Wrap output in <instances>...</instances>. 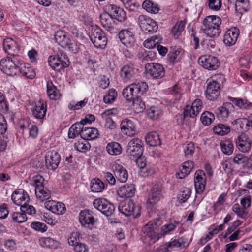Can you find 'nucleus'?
<instances>
[{"mask_svg":"<svg viewBox=\"0 0 252 252\" xmlns=\"http://www.w3.org/2000/svg\"><path fill=\"white\" fill-rule=\"evenodd\" d=\"M236 147L242 153H247L251 149L252 140L245 133H241L235 139Z\"/></svg>","mask_w":252,"mask_h":252,"instance_id":"13","label":"nucleus"},{"mask_svg":"<svg viewBox=\"0 0 252 252\" xmlns=\"http://www.w3.org/2000/svg\"><path fill=\"white\" fill-rule=\"evenodd\" d=\"M148 89V86L145 82L139 81L131 84L123 90V95L128 101L141 97Z\"/></svg>","mask_w":252,"mask_h":252,"instance_id":"3","label":"nucleus"},{"mask_svg":"<svg viewBox=\"0 0 252 252\" xmlns=\"http://www.w3.org/2000/svg\"><path fill=\"white\" fill-rule=\"evenodd\" d=\"M134 108L138 112H141L145 109L146 106L145 103L142 101L140 97L135 99L132 101Z\"/></svg>","mask_w":252,"mask_h":252,"instance_id":"63","label":"nucleus"},{"mask_svg":"<svg viewBox=\"0 0 252 252\" xmlns=\"http://www.w3.org/2000/svg\"><path fill=\"white\" fill-rule=\"evenodd\" d=\"M142 7L148 12L152 14L158 13L159 10L158 4L149 0H145L142 3Z\"/></svg>","mask_w":252,"mask_h":252,"instance_id":"44","label":"nucleus"},{"mask_svg":"<svg viewBox=\"0 0 252 252\" xmlns=\"http://www.w3.org/2000/svg\"><path fill=\"white\" fill-rule=\"evenodd\" d=\"M194 162L189 160L183 163L180 168V172L177 173L179 178L183 179L189 174L194 168Z\"/></svg>","mask_w":252,"mask_h":252,"instance_id":"35","label":"nucleus"},{"mask_svg":"<svg viewBox=\"0 0 252 252\" xmlns=\"http://www.w3.org/2000/svg\"><path fill=\"white\" fill-rule=\"evenodd\" d=\"M185 22L180 21L177 22L171 29V33L174 38H177L181 35L182 32L184 30Z\"/></svg>","mask_w":252,"mask_h":252,"instance_id":"48","label":"nucleus"},{"mask_svg":"<svg viewBox=\"0 0 252 252\" xmlns=\"http://www.w3.org/2000/svg\"><path fill=\"white\" fill-rule=\"evenodd\" d=\"M93 205L96 209L107 217L112 215L115 211L114 205L104 198L94 199Z\"/></svg>","mask_w":252,"mask_h":252,"instance_id":"11","label":"nucleus"},{"mask_svg":"<svg viewBox=\"0 0 252 252\" xmlns=\"http://www.w3.org/2000/svg\"><path fill=\"white\" fill-rule=\"evenodd\" d=\"M228 99L241 109L247 110L252 107V103L246 99L229 97Z\"/></svg>","mask_w":252,"mask_h":252,"instance_id":"40","label":"nucleus"},{"mask_svg":"<svg viewBox=\"0 0 252 252\" xmlns=\"http://www.w3.org/2000/svg\"><path fill=\"white\" fill-rule=\"evenodd\" d=\"M118 209L120 212L126 216L133 215L137 218L140 215L141 208L132 200L121 201L119 204Z\"/></svg>","mask_w":252,"mask_h":252,"instance_id":"5","label":"nucleus"},{"mask_svg":"<svg viewBox=\"0 0 252 252\" xmlns=\"http://www.w3.org/2000/svg\"><path fill=\"white\" fill-rule=\"evenodd\" d=\"M194 181L196 193L202 194L206 184V177L204 172L201 170H197L194 175Z\"/></svg>","mask_w":252,"mask_h":252,"instance_id":"21","label":"nucleus"},{"mask_svg":"<svg viewBox=\"0 0 252 252\" xmlns=\"http://www.w3.org/2000/svg\"><path fill=\"white\" fill-rule=\"evenodd\" d=\"M3 49L5 53L11 56V58L20 57L18 54L20 47L18 43L11 38L4 39L3 42Z\"/></svg>","mask_w":252,"mask_h":252,"instance_id":"19","label":"nucleus"},{"mask_svg":"<svg viewBox=\"0 0 252 252\" xmlns=\"http://www.w3.org/2000/svg\"><path fill=\"white\" fill-rule=\"evenodd\" d=\"M49 65L55 70L60 71L61 69L68 66L69 61L67 56L61 53L55 56H50L48 58Z\"/></svg>","mask_w":252,"mask_h":252,"instance_id":"7","label":"nucleus"},{"mask_svg":"<svg viewBox=\"0 0 252 252\" xmlns=\"http://www.w3.org/2000/svg\"><path fill=\"white\" fill-rule=\"evenodd\" d=\"M20 210L21 212L25 213L26 215H33L36 213V210L34 207L32 205L28 204L27 203L21 205Z\"/></svg>","mask_w":252,"mask_h":252,"instance_id":"60","label":"nucleus"},{"mask_svg":"<svg viewBox=\"0 0 252 252\" xmlns=\"http://www.w3.org/2000/svg\"><path fill=\"white\" fill-rule=\"evenodd\" d=\"M191 195V190L188 188H182L178 195V198L181 203L185 202Z\"/></svg>","mask_w":252,"mask_h":252,"instance_id":"55","label":"nucleus"},{"mask_svg":"<svg viewBox=\"0 0 252 252\" xmlns=\"http://www.w3.org/2000/svg\"><path fill=\"white\" fill-rule=\"evenodd\" d=\"M120 127L121 132L125 135L132 136L135 133L136 126L131 120L128 119L123 120Z\"/></svg>","mask_w":252,"mask_h":252,"instance_id":"31","label":"nucleus"},{"mask_svg":"<svg viewBox=\"0 0 252 252\" xmlns=\"http://www.w3.org/2000/svg\"><path fill=\"white\" fill-rule=\"evenodd\" d=\"M100 21L102 27L110 33H116L117 29L116 23L108 11L103 12L99 16Z\"/></svg>","mask_w":252,"mask_h":252,"instance_id":"15","label":"nucleus"},{"mask_svg":"<svg viewBox=\"0 0 252 252\" xmlns=\"http://www.w3.org/2000/svg\"><path fill=\"white\" fill-rule=\"evenodd\" d=\"M165 219L164 216L157 217L153 221H150L142 228V239L144 243L149 244L155 243L161 237V234L158 232V227Z\"/></svg>","mask_w":252,"mask_h":252,"instance_id":"1","label":"nucleus"},{"mask_svg":"<svg viewBox=\"0 0 252 252\" xmlns=\"http://www.w3.org/2000/svg\"><path fill=\"white\" fill-rule=\"evenodd\" d=\"M21 63V57H15L11 58L7 57L1 60L0 62V69L1 70L9 76L17 75V67Z\"/></svg>","mask_w":252,"mask_h":252,"instance_id":"4","label":"nucleus"},{"mask_svg":"<svg viewBox=\"0 0 252 252\" xmlns=\"http://www.w3.org/2000/svg\"><path fill=\"white\" fill-rule=\"evenodd\" d=\"M54 39L56 42L64 48H68L72 52L77 51V46L76 42L66 36L65 33L62 31H58L55 32Z\"/></svg>","mask_w":252,"mask_h":252,"instance_id":"6","label":"nucleus"},{"mask_svg":"<svg viewBox=\"0 0 252 252\" xmlns=\"http://www.w3.org/2000/svg\"><path fill=\"white\" fill-rule=\"evenodd\" d=\"M112 170L115 177L119 182L125 183L127 180V171L122 165L115 162L112 165Z\"/></svg>","mask_w":252,"mask_h":252,"instance_id":"27","label":"nucleus"},{"mask_svg":"<svg viewBox=\"0 0 252 252\" xmlns=\"http://www.w3.org/2000/svg\"><path fill=\"white\" fill-rule=\"evenodd\" d=\"M17 69V75H22L32 79L35 76V72L29 63H25L21 57V63H20Z\"/></svg>","mask_w":252,"mask_h":252,"instance_id":"28","label":"nucleus"},{"mask_svg":"<svg viewBox=\"0 0 252 252\" xmlns=\"http://www.w3.org/2000/svg\"><path fill=\"white\" fill-rule=\"evenodd\" d=\"M46 92L48 97L52 100H59L62 95L60 90L57 89L51 81H48L47 82Z\"/></svg>","mask_w":252,"mask_h":252,"instance_id":"32","label":"nucleus"},{"mask_svg":"<svg viewBox=\"0 0 252 252\" xmlns=\"http://www.w3.org/2000/svg\"><path fill=\"white\" fill-rule=\"evenodd\" d=\"M79 221L82 226H86V225H94V218L92 212L89 210L81 211L79 213Z\"/></svg>","mask_w":252,"mask_h":252,"instance_id":"33","label":"nucleus"},{"mask_svg":"<svg viewBox=\"0 0 252 252\" xmlns=\"http://www.w3.org/2000/svg\"><path fill=\"white\" fill-rule=\"evenodd\" d=\"M221 18L216 15L207 16L203 21L201 30L208 36L218 37L221 32L220 25L221 24Z\"/></svg>","mask_w":252,"mask_h":252,"instance_id":"2","label":"nucleus"},{"mask_svg":"<svg viewBox=\"0 0 252 252\" xmlns=\"http://www.w3.org/2000/svg\"><path fill=\"white\" fill-rule=\"evenodd\" d=\"M44 178L40 175H36L33 177L32 184L35 186V189H40L44 187Z\"/></svg>","mask_w":252,"mask_h":252,"instance_id":"62","label":"nucleus"},{"mask_svg":"<svg viewBox=\"0 0 252 252\" xmlns=\"http://www.w3.org/2000/svg\"><path fill=\"white\" fill-rule=\"evenodd\" d=\"M208 0V7L213 10L217 11L219 10L222 5L221 0Z\"/></svg>","mask_w":252,"mask_h":252,"instance_id":"61","label":"nucleus"},{"mask_svg":"<svg viewBox=\"0 0 252 252\" xmlns=\"http://www.w3.org/2000/svg\"><path fill=\"white\" fill-rule=\"evenodd\" d=\"M90 39L97 48L104 49L107 43V38L105 33L100 28H96L92 30Z\"/></svg>","mask_w":252,"mask_h":252,"instance_id":"8","label":"nucleus"},{"mask_svg":"<svg viewBox=\"0 0 252 252\" xmlns=\"http://www.w3.org/2000/svg\"><path fill=\"white\" fill-rule=\"evenodd\" d=\"M220 146L221 151L224 154L230 155L233 153L234 146L231 140H226L223 141H221Z\"/></svg>","mask_w":252,"mask_h":252,"instance_id":"47","label":"nucleus"},{"mask_svg":"<svg viewBox=\"0 0 252 252\" xmlns=\"http://www.w3.org/2000/svg\"><path fill=\"white\" fill-rule=\"evenodd\" d=\"M145 138L146 143L150 146H159L161 144L159 135L155 131L148 133Z\"/></svg>","mask_w":252,"mask_h":252,"instance_id":"37","label":"nucleus"},{"mask_svg":"<svg viewBox=\"0 0 252 252\" xmlns=\"http://www.w3.org/2000/svg\"><path fill=\"white\" fill-rule=\"evenodd\" d=\"M113 114L112 110H107L101 114V117L105 120V126L109 129H114L116 127V124L110 117Z\"/></svg>","mask_w":252,"mask_h":252,"instance_id":"39","label":"nucleus"},{"mask_svg":"<svg viewBox=\"0 0 252 252\" xmlns=\"http://www.w3.org/2000/svg\"><path fill=\"white\" fill-rule=\"evenodd\" d=\"M119 38L123 44L127 47H132L135 42L134 34L128 30L124 29L120 31Z\"/></svg>","mask_w":252,"mask_h":252,"instance_id":"25","label":"nucleus"},{"mask_svg":"<svg viewBox=\"0 0 252 252\" xmlns=\"http://www.w3.org/2000/svg\"><path fill=\"white\" fill-rule=\"evenodd\" d=\"M213 131L216 134L223 136L230 132V128L227 125L219 124L213 127Z\"/></svg>","mask_w":252,"mask_h":252,"instance_id":"46","label":"nucleus"},{"mask_svg":"<svg viewBox=\"0 0 252 252\" xmlns=\"http://www.w3.org/2000/svg\"><path fill=\"white\" fill-rule=\"evenodd\" d=\"M234 106L232 103L226 102L215 110L217 118L220 121H226L232 111H234Z\"/></svg>","mask_w":252,"mask_h":252,"instance_id":"20","label":"nucleus"},{"mask_svg":"<svg viewBox=\"0 0 252 252\" xmlns=\"http://www.w3.org/2000/svg\"><path fill=\"white\" fill-rule=\"evenodd\" d=\"M80 234L78 232H72L68 238V242L69 245L74 246L80 242Z\"/></svg>","mask_w":252,"mask_h":252,"instance_id":"57","label":"nucleus"},{"mask_svg":"<svg viewBox=\"0 0 252 252\" xmlns=\"http://www.w3.org/2000/svg\"><path fill=\"white\" fill-rule=\"evenodd\" d=\"M91 184L90 188L92 192H102L105 188L104 183L98 178L93 179L91 181Z\"/></svg>","mask_w":252,"mask_h":252,"instance_id":"45","label":"nucleus"},{"mask_svg":"<svg viewBox=\"0 0 252 252\" xmlns=\"http://www.w3.org/2000/svg\"><path fill=\"white\" fill-rule=\"evenodd\" d=\"M46 111V106H44L43 101L40 100L33 109L32 114L35 118L42 119L45 117Z\"/></svg>","mask_w":252,"mask_h":252,"instance_id":"36","label":"nucleus"},{"mask_svg":"<svg viewBox=\"0 0 252 252\" xmlns=\"http://www.w3.org/2000/svg\"><path fill=\"white\" fill-rule=\"evenodd\" d=\"M248 160V157L241 153L236 154L233 158V161L234 163L238 165L245 164Z\"/></svg>","mask_w":252,"mask_h":252,"instance_id":"58","label":"nucleus"},{"mask_svg":"<svg viewBox=\"0 0 252 252\" xmlns=\"http://www.w3.org/2000/svg\"><path fill=\"white\" fill-rule=\"evenodd\" d=\"M106 150L111 155H118L122 153L121 145L116 142H111L107 144Z\"/></svg>","mask_w":252,"mask_h":252,"instance_id":"43","label":"nucleus"},{"mask_svg":"<svg viewBox=\"0 0 252 252\" xmlns=\"http://www.w3.org/2000/svg\"><path fill=\"white\" fill-rule=\"evenodd\" d=\"M232 211L237 214L238 217L243 219H246L248 216V212L243 207L236 203L232 208Z\"/></svg>","mask_w":252,"mask_h":252,"instance_id":"51","label":"nucleus"},{"mask_svg":"<svg viewBox=\"0 0 252 252\" xmlns=\"http://www.w3.org/2000/svg\"><path fill=\"white\" fill-rule=\"evenodd\" d=\"M88 99L85 98L83 100L75 103L74 102H71L68 104V108L70 110H79L85 106L87 103Z\"/></svg>","mask_w":252,"mask_h":252,"instance_id":"59","label":"nucleus"},{"mask_svg":"<svg viewBox=\"0 0 252 252\" xmlns=\"http://www.w3.org/2000/svg\"><path fill=\"white\" fill-rule=\"evenodd\" d=\"M146 73L152 79H161L165 75V69L161 64L155 63L145 65Z\"/></svg>","mask_w":252,"mask_h":252,"instance_id":"9","label":"nucleus"},{"mask_svg":"<svg viewBox=\"0 0 252 252\" xmlns=\"http://www.w3.org/2000/svg\"><path fill=\"white\" fill-rule=\"evenodd\" d=\"M106 9L108 11V13L112 17L113 20L116 19L119 22H123L126 19V12L116 5H108L106 6Z\"/></svg>","mask_w":252,"mask_h":252,"instance_id":"23","label":"nucleus"},{"mask_svg":"<svg viewBox=\"0 0 252 252\" xmlns=\"http://www.w3.org/2000/svg\"><path fill=\"white\" fill-rule=\"evenodd\" d=\"M117 96V92L114 89H110L107 94L103 97V101L106 104L113 102Z\"/></svg>","mask_w":252,"mask_h":252,"instance_id":"54","label":"nucleus"},{"mask_svg":"<svg viewBox=\"0 0 252 252\" xmlns=\"http://www.w3.org/2000/svg\"><path fill=\"white\" fill-rule=\"evenodd\" d=\"M83 126V123H81V122L74 124L69 129L68 137L69 138H74L79 134L81 136Z\"/></svg>","mask_w":252,"mask_h":252,"instance_id":"42","label":"nucleus"},{"mask_svg":"<svg viewBox=\"0 0 252 252\" xmlns=\"http://www.w3.org/2000/svg\"><path fill=\"white\" fill-rule=\"evenodd\" d=\"M11 199L13 202L17 205H23L30 201L29 194L23 189H18L15 190L11 195Z\"/></svg>","mask_w":252,"mask_h":252,"instance_id":"26","label":"nucleus"},{"mask_svg":"<svg viewBox=\"0 0 252 252\" xmlns=\"http://www.w3.org/2000/svg\"><path fill=\"white\" fill-rule=\"evenodd\" d=\"M143 145V143L142 140L139 138H133L128 142L127 153L130 156V158L142 156Z\"/></svg>","mask_w":252,"mask_h":252,"instance_id":"10","label":"nucleus"},{"mask_svg":"<svg viewBox=\"0 0 252 252\" xmlns=\"http://www.w3.org/2000/svg\"><path fill=\"white\" fill-rule=\"evenodd\" d=\"M138 23L143 31L148 32H155L158 29L157 22L150 17L140 15L138 18Z\"/></svg>","mask_w":252,"mask_h":252,"instance_id":"14","label":"nucleus"},{"mask_svg":"<svg viewBox=\"0 0 252 252\" xmlns=\"http://www.w3.org/2000/svg\"><path fill=\"white\" fill-rule=\"evenodd\" d=\"M12 220L17 223H23L26 221L27 220V217L25 213L20 212H14L11 215Z\"/></svg>","mask_w":252,"mask_h":252,"instance_id":"56","label":"nucleus"},{"mask_svg":"<svg viewBox=\"0 0 252 252\" xmlns=\"http://www.w3.org/2000/svg\"><path fill=\"white\" fill-rule=\"evenodd\" d=\"M188 246V242L187 239L181 237L178 239L171 240V241L166 242L164 246H162L164 248H165L167 251H170L169 248L174 247H181L185 248Z\"/></svg>","mask_w":252,"mask_h":252,"instance_id":"38","label":"nucleus"},{"mask_svg":"<svg viewBox=\"0 0 252 252\" xmlns=\"http://www.w3.org/2000/svg\"><path fill=\"white\" fill-rule=\"evenodd\" d=\"M220 94V86L216 81H212L207 83L205 95L206 99L211 101L217 100Z\"/></svg>","mask_w":252,"mask_h":252,"instance_id":"12","label":"nucleus"},{"mask_svg":"<svg viewBox=\"0 0 252 252\" xmlns=\"http://www.w3.org/2000/svg\"><path fill=\"white\" fill-rule=\"evenodd\" d=\"M135 187L134 184H125L117 190V194L121 198H131L134 196L135 193Z\"/></svg>","mask_w":252,"mask_h":252,"instance_id":"29","label":"nucleus"},{"mask_svg":"<svg viewBox=\"0 0 252 252\" xmlns=\"http://www.w3.org/2000/svg\"><path fill=\"white\" fill-rule=\"evenodd\" d=\"M156 57V53L153 51H144L139 54V57L143 62L153 61Z\"/></svg>","mask_w":252,"mask_h":252,"instance_id":"52","label":"nucleus"},{"mask_svg":"<svg viewBox=\"0 0 252 252\" xmlns=\"http://www.w3.org/2000/svg\"><path fill=\"white\" fill-rule=\"evenodd\" d=\"M61 160L60 154L55 151L48 152L45 156V164L49 170L55 171Z\"/></svg>","mask_w":252,"mask_h":252,"instance_id":"18","label":"nucleus"},{"mask_svg":"<svg viewBox=\"0 0 252 252\" xmlns=\"http://www.w3.org/2000/svg\"><path fill=\"white\" fill-rule=\"evenodd\" d=\"M239 30L232 27L228 30L223 36V42L226 46H231L234 45L239 35Z\"/></svg>","mask_w":252,"mask_h":252,"instance_id":"24","label":"nucleus"},{"mask_svg":"<svg viewBox=\"0 0 252 252\" xmlns=\"http://www.w3.org/2000/svg\"><path fill=\"white\" fill-rule=\"evenodd\" d=\"M90 145L87 141L85 143L78 141L74 144V148L79 152L87 151L90 148Z\"/></svg>","mask_w":252,"mask_h":252,"instance_id":"64","label":"nucleus"},{"mask_svg":"<svg viewBox=\"0 0 252 252\" xmlns=\"http://www.w3.org/2000/svg\"><path fill=\"white\" fill-rule=\"evenodd\" d=\"M136 73L134 65L131 63H127L121 68L120 76L124 82L128 83L135 79Z\"/></svg>","mask_w":252,"mask_h":252,"instance_id":"17","label":"nucleus"},{"mask_svg":"<svg viewBox=\"0 0 252 252\" xmlns=\"http://www.w3.org/2000/svg\"><path fill=\"white\" fill-rule=\"evenodd\" d=\"M98 135V131L96 128L87 127L84 126L81 133V137L86 140H93L96 138Z\"/></svg>","mask_w":252,"mask_h":252,"instance_id":"34","label":"nucleus"},{"mask_svg":"<svg viewBox=\"0 0 252 252\" xmlns=\"http://www.w3.org/2000/svg\"><path fill=\"white\" fill-rule=\"evenodd\" d=\"M198 63L203 68L211 70L217 69L220 65L217 58L210 55L201 56L198 59Z\"/></svg>","mask_w":252,"mask_h":252,"instance_id":"16","label":"nucleus"},{"mask_svg":"<svg viewBox=\"0 0 252 252\" xmlns=\"http://www.w3.org/2000/svg\"><path fill=\"white\" fill-rule=\"evenodd\" d=\"M35 193L37 198L41 201L48 199L50 196V191L44 187L35 189Z\"/></svg>","mask_w":252,"mask_h":252,"instance_id":"49","label":"nucleus"},{"mask_svg":"<svg viewBox=\"0 0 252 252\" xmlns=\"http://www.w3.org/2000/svg\"><path fill=\"white\" fill-rule=\"evenodd\" d=\"M45 207L54 214H63L66 211L65 205L63 203L49 200L45 203Z\"/></svg>","mask_w":252,"mask_h":252,"instance_id":"30","label":"nucleus"},{"mask_svg":"<svg viewBox=\"0 0 252 252\" xmlns=\"http://www.w3.org/2000/svg\"><path fill=\"white\" fill-rule=\"evenodd\" d=\"M39 243L43 247L51 249H56L59 245L58 241L50 237H42L39 239Z\"/></svg>","mask_w":252,"mask_h":252,"instance_id":"41","label":"nucleus"},{"mask_svg":"<svg viewBox=\"0 0 252 252\" xmlns=\"http://www.w3.org/2000/svg\"><path fill=\"white\" fill-rule=\"evenodd\" d=\"M200 120L204 125L208 126L215 120V116L213 113L206 111L202 114Z\"/></svg>","mask_w":252,"mask_h":252,"instance_id":"53","label":"nucleus"},{"mask_svg":"<svg viewBox=\"0 0 252 252\" xmlns=\"http://www.w3.org/2000/svg\"><path fill=\"white\" fill-rule=\"evenodd\" d=\"M163 197L161 186L159 184H155L151 189L149 194L147 204L154 205Z\"/></svg>","mask_w":252,"mask_h":252,"instance_id":"22","label":"nucleus"},{"mask_svg":"<svg viewBox=\"0 0 252 252\" xmlns=\"http://www.w3.org/2000/svg\"><path fill=\"white\" fill-rule=\"evenodd\" d=\"M162 114L161 109L155 106H152L147 110L148 117L154 120L158 119L161 116Z\"/></svg>","mask_w":252,"mask_h":252,"instance_id":"50","label":"nucleus"}]
</instances>
